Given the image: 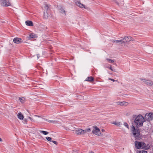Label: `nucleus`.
Here are the masks:
<instances>
[{
	"label": "nucleus",
	"instance_id": "obj_1",
	"mask_svg": "<svg viewBox=\"0 0 153 153\" xmlns=\"http://www.w3.org/2000/svg\"><path fill=\"white\" fill-rule=\"evenodd\" d=\"M145 118L141 114H139L137 116L134 120V123L137 128L142 126L143 123L145 121Z\"/></svg>",
	"mask_w": 153,
	"mask_h": 153
},
{
	"label": "nucleus",
	"instance_id": "obj_2",
	"mask_svg": "<svg viewBox=\"0 0 153 153\" xmlns=\"http://www.w3.org/2000/svg\"><path fill=\"white\" fill-rule=\"evenodd\" d=\"M135 147L138 149H142L147 150L150 148V146L148 144H146L144 142L135 141Z\"/></svg>",
	"mask_w": 153,
	"mask_h": 153
},
{
	"label": "nucleus",
	"instance_id": "obj_3",
	"mask_svg": "<svg viewBox=\"0 0 153 153\" xmlns=\"http://www.w3.org/2000/svg\"><path fill=\"white\" fill-rule=\"evenodd\" d=\"M131 130L136 140H139L141 138L140 131L139 129L135 128V127L132 125Z\"/></svg>",
	"mask_w": 153,
	"mask_h": 153
},
{
	"label": "nucleus",
	"instance_id": "obj_4",
	"mask_svg": "<svg viewBox=\"0 0 153 153\" xmlns=\"http://www.w3.org/2000/svg\"><path fill=\"white\" fill-rule=\"evenodd\" d=\"M0 4L3 6L7 7L11 5L9 0H0Z\"/></svg>",
	"mask_w": 153,
	"mask_h": 153
},
{
	"label": "nucleus",
	"instance_id": "obj_5",
	"mask_svg": "<svg viewBox=\"0 0 153 153\" xmlns=\"http://www.w3.org/2000/svg\"><path fill=\"white\" fill-rule=\"evenodd\" d=\"M145 119L148 121L153 120V113H146L145 116Z\"/></svg>",
	"mask_w": 153,
	"mask_h": 153
},
{
	"label": "nucleus",
	"instance_id": "obj_6",
	"mask_svg": "<svg viewBox=\"0 0 153 153\" xmlns=\"http://www.w3.org/2000/svg\"><path fill=\"white\" fill-rule=\"evenodd\" d=\"M123 43H127L131 41H134V39L130 36H126L123 39Z\"/></svg>",
	"mask_w": 153,
	"mask_h": 153
},
{
	"label": "nucleus",
	"instance_id": "obj_7",
	"mask_svg": "<svg viewBox=\"0 0 153 153\" xmlns=\"http://www.w3.org/2000/svg\"><path fill=\"white\" fill-rule=\"evenodd\" d=\"M141 80L146 85L152 86L153 85V82L149 79H141Z\"/></svg>",
	"mask_w": 153,
	"mask_h": 153
},
{
	"label": "nucleus",
	"instance_id": "obj_8",
	"mask_svg": "<svg viewBox=\"0 0 153 153\" xmlns=\"http://www.w3.org/2000/svg\"><path fill=\"white\" fill-rule=\"evenodd\" d=\"M74 133L77 134H85V131L81 128H77L74 131Z\"/></svg>",
	"mask_w": 153,
	"mask_h": 153
},
{
	"label": "nucleus",
	"instance_id": "obj_9",
	"mask_svg": "<svg viewBox=\"0 0 153 153\" xmlns=\"http://www.w3.org/2000/svg\"><path fill=\"white\" fill-rule=\"evenodd\" d=\"M94 128L95 130H93L92 133L96 135H99V133L100 132V129L96 126H94Z\"/></svg>",
	"mask_w": 153,
	"mask_h": 153
},
{
	"label": "nucleus",
	"instance_id": "obj_10",
	"mask_svg": "<svg viewBox=\"0 0 153 153\" xmlns=\"http://www.w3.org/2000/svg\"><path fill=\"white\" fill-rule=\"evenodd\" d=\"M118 105L122 106H127L128 105V103L125 101L123 102H117Z\"/></svg>",
	"mask_w": 153,
	"mask_h": 153
},
{
	"label": "nucleus",
	"instance_id": "obj_11",
	"mask_svg": "<svg viewBox=\"0 0 153 153\" xmlns=\"http://www.w3.org/2000/svg\"><path fill=\"white\" fill-rule=\"evenodd\" d=\"M22 39L19 38H15L13 39V42L17 44L20 43L22 42Z\"/></svg>",
	"mask_w": 153,
	"mask_h": 153
},
{
	"label": "nucleus",
	"instance_id": "obj_12",
	"mask_svg": "<svg viewBox=\"0 0 153 153\" xmlns=\"http://www.w3.org/2000/svg\"><path fill=\"white\" fill-rule=\"evenodd\" d=\"M76 4L78 7L81 8H84L87 9V7H85V6L83 4L81 3L79 1H76Z\"/></svg>",
	"mask_w": 153,
	"mask_h": 153
},
{
	"label": "nucleus",
	"instance_id": "obj_13",
	"mask_svg": "<svg viewBox=\"0 0 153 153\" xmlns=\"http://www.w3.org/2000/svg\"><path fill=\"white\" fill-rule=\"evenodd\" d=\"M112 41L113 42L116 43H119V44L123 43V39H120V40H112Z\"/></svg>",
	"mask_w": 153,
	"mask_h": 153
},
{
	"label": "nucleus",
	"instance_id": "obj_14",
	"mask_svg": "<svg viewBox=\"0 0 153 153\" xmlns=\"http://www.w3.org/2000/svg\"><path fill=\"white\" fill-rule=\"evenodd\" d=\"M17 117L20 120H22L24 117V116L20 112H19L17 115Z\"/></svg>",
	"mask_w": 153,
	"mask_h": 153
},
{
	"label": "nucleus",
	"instance_id": "obj_15",
	"mask_svg": "<svg viewBox=\"0 0 153 153\" xmlns=\"http://www.w3.org/2000/svg\"><path fill=\"white\" fill-rule=\"evenodd\" d=\"M25 24L27 25L32 26L33 25V22L30 21H26L25 22Z\"/></svg>",
	"mask_w": 153,
	"mask_h": 153
},
{
	"label": "nucleus",
	"instance_id": "obj_16",
	"mask_svg": "<svg viewBox=\"0 0 153 153\" xmlns=\"http://www.w3.org/2000/svg\"><path fill=\"white\" fill-rule=\"evenodd\" d=\"M94 78L92 76L88 77L86 79L85 81L89 82H91L93 81L94 80Z\"/></svg>",
	"mask_w": 153,
	"mask_h": 153
},
{
	"label": "nucleus",
	"instance_id": "obj_17",
	"mask_svg": "<svg viewBox=\"0 0 153 153\" xmlns=\"http://www.w3.org/2000/svg\"><path fill=\"white\" fill-rule=\"evenodd\" d=\"M44 18L45 19H47L48 17V12H45L44 13Z\"/></svg>",
	"mask_w": 153,
	"mask_h": 153
},
{
	"label": "nucleus",
	"instance_id": "obj_18",
	"mask_svg": "<svg viewBox=\"0 0 153 153\" xmlns=\"http://www.w3.org/2000/svg\"><path fill=\"white\" fill-rule=\"evenodd\" d=\"M44 10L46 12H48L49 11V7L47 5L45 4V5Z\"/></svg>",
	"mask_w": 153,
	"mask_h": 153
},
{
	"label": "nucleus",
	"instance_id": "obj_19",
	"mask_svg": "<svg viewBox=\"0 0 153 153\" xmlns=\"http://www.w3.org/2000/svg\"><path fill=\"white\" fill-rule=\"evenodd\" d=\"M40 133H42L44 135H47L49 133L47 131H44L40 130Z\"/></svg>",
	"mask_w": 153,
	"mask_h": 153
},
{
	"label": "nucleus",
	"instance_id": "obj_20",
	"mask_svg": "<svg viewBox=\"0 0 153 153\" xmlns=\"http://www.w3.org/2000/svg\"><path fill=\"white\" fill-rule=\"evenodd\" d=\"M36 36V35L35 34L31 33L29 37L30 38H35Z\"/></svg>",
	"mask_w": 153,
	"mask_h": 153
},
{
	"label": "nucleus",
	"instance_id": "obj_21",
	"mask_svg": "<svg viewBox=\"0 0 153 153\" xmlns=\"http://www.w3.org/2000/svg\"><path fill=\"white\" fill-rule=\"evenodd\" d=\"M19 99L22 103H23L25 101V98L23 97H20Z\"/></svg>",
	"mask_w": 153,
	"mask_h": 153
},
{
	"label": "nucleus",
	"instance_id": "obj_22",
	"mask_svg": "<svg viewBox=\"0 0 153 153\" xmlns=\"http://www.w3.org/2000/svg\"><path fill=\"white\" fill-rule=\"evenodd\" d=\"M48 122L49 123H57V122L54 120H48Z\"/></svg>",
	"mask_w": 153,
	"mask_h": 153
},
{
	"label": "nucleus",
	"instance_id": "obj_23",
	"mask_svg": "<svg viewBox=\"0 0 153 153\" xmlns=\"http://www.w3.org/2000/svg\"><path fill=\"white\" fill-rule=\"evenodd\" d=\"M113 124L117 126H119L121 124V123L120 122H114Z\"/></svg>",
	"mask_w": 153,
	"mask_h": 153
},
{
	"label": "nucleus",
	"instance_id": "obj_24",
	"mask_svg": "<svg viewBox=\"0 0 153 153\" xmlns=\"http://www.w3.org/2000/svg\"><path fill=\"white\" fill-rule=\"evenodd\" d=\"M60 12L62 13H64L65 15L66 14L65 10L62 7L60 9Z\"/></svg>",
	"mask_w": 153,
	"mask_h": 153
},
{
	"label": "nucleus",
	"instance_id": "obj_25",
	"mask_svg": "<svg viewBox=\"0 0 153 153\" xmlns=\"http://www.w3.org/2000/svg\"><path fill=\"white\" fill-rule=\"evenodd\" d=\"M107 61H108V62L109 63H113L114 62V60H112V59H106Z\"/></svg>",
	"mask_w": 153,
	"mask_h": 153
},
{
	"label": "nucleus",
	"instance_id": "obj_26",
	"mask_svg": "<svg viewBox=\"0 0 153 153\" xmlns=\"http://www.w3.org/2000/svg\"><path fill=\"white\" fill-rule=\"evenodd\" d=\"M137 153H147V151H140L137 152Z\"/></svg>",
	"mask_w": 153,
	"mask_h": 153
},
{
	"label": "nucleus",
	"instance_id": "obj_27",
	"mask_svg": "<svg viewBox=\"0 0 153 153\" xmlns=\"http://www.w3.org/2000/svg\"><path fill=\"white\" fill-rule=\"evenodd\" d=\"M124 125L128 129H129L128 125L127 123L126 122L124 123Z\"/></svg>",
	"mask_w": 153,
	"mask_h": 153
},
{
	"label": "nucleus",
	"instance_id": "obj_28",
	"mask_svg": "<svg viewBox=\"0 0 153 153\" xmlns=\"http://www.w3.org/2000/svg\"><path fill=\"white\" fill-rule=\"evenodd\" d=\"M84 131H85V133H86L87 132H90L91 131V129L90 128H88L87 129H86L85 130H84Z\"/></svg>",
	"mask_w": 153,
	"mask_h": 153
},
{
	"label": "nucleus",
	"instance_id": "obj_29",
	"mask_svg": "<svg viewBox=\"0 0 153 153\" xmlns=\"http://www.w3.org/2000/svg\"><path fill=\"white\" fill-rule=\"evenodd\" d=\"M46 139L49 141H51V140H52V138H51L50 137H46Z\"/></svg>",
	"mask_w": 153,
	"mask_h": 153
},
{
	"label": "nucleus",
	"instance_id": "obj_30",
	"mask_svg": "<svg viewBox=\"0 0 153 153\" xmlns=\"http://www.w3.org/2000/svg\"><path fill=\"white\" fill-rule=\"evenodd\" d=\"M51 142H52L53 143L56 145H57L58 144V143L56 141H55L52 140Z\"/></svg>",
	"mask_w": 153,
	"mask_h": 153
},
{
	"label": "nucleus",
	"instance_id": "obj_31",
	"mask_svg": "<svg viewBox=\"0 0 153 153\" xmlns=\"http://www.w3.org/2000/svg\"><path fill=\"white\" fill-rule=\"evenodd\" d=\"M108 79L110 80H111L113 82H115V81H117V80H114V79H111V78H109Z\"/></svg>",
	"mask_w": 153,
	"mask_h": 153
},
{
	"label": "nucleus",
	"instance_id": "obj_32",
	"mask_svg": "<svg viewBox=\"0 0 153 153\" xmlns=\"http://www.w3.org/2000/svg\"><path fill=\"white\" fill-rule=\"evenodd\" d=\"M28 118L31 120V121H34V120L30 117H29Z\"/></svg>",
	"mask_w": 153,
	"mask_h": 153
},
{
	"label": "nucleus",
	"instance_id": "obj_33",
	"mask_svg": "<svg viewBox=\"0 0 153 153\" xmlns=\"http://www.w3.org/2000/svg\"><path fill=\"white\" fill-rule=\"evenodd\" d=\"M98 135L100 136H102L103 135V134L100 132V134H99Z\"/></svg>",
	"mask_w": 153,
	"mask_h": 153
},
{
	"label": "nucleus",
	"instance_id": "obj_34",
	"mask_svg": "<svg viewBox=\"0 0 153 153\" xmlns=\"http://www.w3.org/2000/svg\"><path fill=\"white\" fill-rule=\"evenodd\" d=\"M130 114L129 113H128L126 114V116H128L130 115Z\"/></svg>",
	"mask_w": 153,
	"mask_h": 153
},
{
	"label": "nucleus",
	"instance_id": "obj_35",
	"mask_svg": "<svg viewBox=\"0 0 153 153\" xmlns=\"http://www.w3.org/2000/svg\"><path fill=\"white\" fill-rule=\"evenodd\" d=\"M109 68L111 70L113 71V69L111 68V66H110V67Z\"/></svg>",
	"mask_w": 153,
	"mask_h": 153
},
{
	"label": "nucleus",
	"instance_id": "obj_36",
	"mask_svg": "<svg viewBox=\"0 0 153 153\" xmlns=\"http://www.w3.org/2000/svg\"><path fill=\"white\" fill-rule=\"evenodd\" d=\"M24 121H25L26 122V124H27V120L26 119H25L24 120Z\"/></svg>",
	"mask_w": 153,
	"mask_h": 153
},
{
	"label": "nucleus",
	"instance_id": "obj_37",
	"mask_svg": "<svg viewBox=\"0 0 153 153\" xmlns=\"http://www.w3.org/2000/svg\"><path fill=\"white\" fill-rule=\"evenodd\" d=\"M115 3H116L117 4H118V5L119 4L118 3V2H117V1H116V0H115Z\"/></svg>",
	"mask_w": 153,
	"mask_h": 153
},
{
	"label": "nucleus",
	"instance_id": "obj_38",
	"mask_svg": "<svg viewBox=\"0 0 153 153\" xmlns=\"http://www.w3.org/2000/svg\"><path fill=\"white\" fill-rule=\"evenodd\" d=\"M101 131H102V132H104V131H105V130H104V129H102L101 130Z\"/></svg>",
	"mask_w": 153,
	"mask_h": 153
},
{
	"label": "nucleus",
	"instance_id": "obj_39",
	"mask_svg": "<svg viewBox=\"0 0 153 153\" xmlns=\"http://www.w3.org/2000/svg\"><path fill=\"white\" fill-rule=\"evenodd\" d=\"M88 153H94V152L92 151H91L89 152Z\"/></svg>",
	"mask_w": 153,
	"mask_h": 153
},
{
	"label": "nucleus",
	"instance_id": "obj_40",
	"mask_svg": "<svg viewBox=\"0 0 153 153\" xmlns=\"http://www.w3.org/2000/svg\"><path fill=\"white\" fill-rule=\"evenodd\" d=\"M39 55L37 54V57L38 59H39Z\"/></svg>",
	"mask_w": 153,
	"mask_h": 153
},
{
	"label": "nucleus",
	"instance_id": "obj_41",
	"mask_svg": "<svg viewBox=\"0 0 153 153\" xmlns=\"http://www.w3.org/2000/svg\"><path fill=\"white\" fill-rule=\"evenodd\" d=\"M2 141V140L1 138H0V141Z\"/></svg>",
	"mask_w": 153,
	"mask_h": 153
},
{
	"label": "nucleus",
	"instance_id": "obj_42",
	"mask_svg": "<svg viewBox=\"0 0 153 153\" xmlns=\"http://www.w3.org/2000/svg\"><path fill=\"white\" fill-rule=\"evenodd\" d=\"M147 52H149V53H150V51H147Z\"/></svg>",
	"mask_w": 153,
	"mask_h": 153
}]
</instances>
